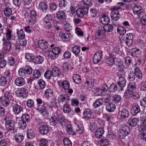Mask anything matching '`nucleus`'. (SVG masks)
Instances as JSON below:
<instances>
[{
  "label": "nucleus",
  "instance_id": "1",
  "mask_svg": "<svg viewBox=\"0 0 146 146\" xmlns=\"http://www.w3.org/2000/svg\"><path fill=\"white\" fill-rule=\"evenodd\" d=\"M13 98L12 94L9 91H6L0 97L2 104L5 107L8 106Z\"/></svg>",
  "mask_w": 146,
  "mask_h": 146
},
{
  "label": "nucleus",
  "instance_id": "2",
  "mask_svg": "<svg viewBox=\"0 0 146 146\" xmlns=\"http://www.w3.org/2000/svg\"><path fill=\"white\" fill-rule=\"evenodd\" d=\"M120 7L116 6L113 7L111 9L112 11L110 13L111 17L112 20L115 21L118 20L120 17V15L118 10L121 9Z\"/></svg>",
  "mask_w": 146,
  "mask_h": 146
},
{
  "label": "nucleus",
  "instance_id": "3",
  "mask_svg": "<svg viewBox=\"0 0 146 146\" xmlns=\"http://www.w3.org/2000/svg\"><path fill=\"white\" fill-rule=\"evenodd\" d=\"M130 132L129 127L126 125H124L120 129L119 135L121 139H124L126 136Z\"/></svg>",
  "mask_w": 146,
  "mask_h": 146
},
{
  "label": "nucleus",
  "instance_id": "4",
  "mask_svg": "<svg viewBox=\"0 0 146 146\" xmlns=\"http://www.w3.org/2000/svg\"><path fill=\"white\" fill-rule=\"evenodd\" d=\"M4 120L6 121L5 126L6 129L9 131L15 129V123L13 120H9L8 117H5Z\"/></svg>",
  "mask_w": 146,
  "mask_h": 146
},
{
  "label": "nucleus",
  "instance_id": "5",
  "mask_svg": "<svg viewBox=\"0 0 146 146\" xmlns=\"http://www.w3.org/2000/svg\"><path fill=\"white\" fill-rule=\"evenodd\" d=\"M88 8L83 7L78 8L76 11V15L79 18H82L85 14L87 15Z\"/></svg>",
  "mask_w": 146,
  "mask_h": 146
},
{
  "label": "nucleus",
  "instance_id": "6",
  "mask_svg": "<svg viewBox=\"0 0 146 146\" xmlns=\"http://www.w3.org/2000/svg\"><path fill=\"white\" fill-rule=\"evenodd\" d=\"M32 69L30 67L28 66L25 68H21L19 70V75L20 76H25L27 74H30L32 72Z\"/></svg>",
  "mask_w": 146,
  "mask_h": 146
},
{
  "label": "nucleus",
  "instance_id": "7",
  "mask_svg": "<svg viewBox=\"0 0 146 146\" xmlns=\"http://www.w3.org/2000/svg\"><path fill=\"white\" fill-rule=\"evenodd\" d=\"M15 93L17 96L19 97H22L24 98L27 97L28 95L27 90L23 88L17 90Z\"/></svg>",
  "mask_w": 146,
  "mask_h": 146
},
{
  "label": "nucleus",
  "instance_id": "8",
  "mask_svg": "<svg viewBox=\"0 0 146 146\" xmlns=\"http://www.w3.org/2000/svg\"><path fill=\"white\" fill-rule=\"evenodd\" d=\"M56 23H53L52 22L51 23H46L44 25V29L46 31L50 33L51 32L53 27H54L58 30L59 29V27H56Z\"/></svg>",
  "mask_w": 146,
  "mask_h": 146
},
{
  "label": "nucleus",
  "instance_id": "9",
  "mask_svg": "<svg viewBox=\"0 0 146 146\" xmlns=\"http://www.w3.org/2000/svg\"><path fill=\"white\" fill-rule=\"evenodd\" d=\"M133 13L135 15L140 16L143 13L144 10L141 7L138 5L134 6L133 9Z\"/></svg>",
  "mask_w": 146,
  "mask_h": 146
},
{
  "label": "nucleus",
  "instance_id": "10",
  "mask_svg": "<svg viewBox=\"0 0 146 146\" xmlns=\"http://www.w3.org/2000/svg\"><path fill=\"white\" fill-rule=\"evenodd\" d=\"M49 128L46 125H42L39 127V132L42 135L47 134L49 132Z\"/></svg>",
  "mask_w": 146,
  "mask_h": 146
},
{
  "label": "nucleus",
  "instance_id": "11",
  "mask_svg": "<svg viewBox=\"0 0 146 146\" xmlns=\"http://www.w3.org/2000/svg\"><path fill=\"white\" fill-rule=\"evenodd\" d=\"M102 54L100 51L96 52L95 54L93 59V62L95 64H97L101 61L102 57Z\"/></svg>",
  "mask_w": 146,
  "mask_h": 146
},
{
  "label": "nucleus",
  "instance_id": "12",
  "mask_svg": "<svg viewBox=\"0 0 146 146\" xmlns=\"http://www.w3.org/2000/svg\"><path fill=\"white\" fill-rule=\"evenodd\" d=\"M126 40L125 43L128 46H131L133 43V36L132 34L129 33L126 35Z\"/></svg>",
  "mask_w": 146,
  "mask_h": 146
},
{
  "label": "nucleus",
  "instance_id": "13",
  "mask_svg": "<svg viewBox=\"0 0 146 146\" xmlns=\"http://www.w3.org/2000/svg\"><path fill=\"white\" fill-rule=\"evenodd\" d=\"M69 97L67 94H62L60 95L58 98L59 102H65L68 103L69 101Z\"/></svg>",
  "mask_w": 146,
  "mask_h": 146
},
{
  "label": "nucleus",
  "instance_id": "14",
  "mask_svg": "<svg viewBox=\"0 0 146 146\" xmlns=\"http://www.w3.org/2000/svg\"><path fill=\"white\" fill-rule=\"evenodd\" d=\"M59 121V117L57 114L53 115L51 117L50 124L51 125L55 126L57 125Z\"/></svg>",
  "mask_w": 146,
  "mask_h": 146
},
{
  "label": "nucleus",
  "instance_id": "15",
  "mask_svg": "<svg viewBox=\"0 0 146 146\" xmlns=\"http://www.w3.org/2000/svg\"><path fill=\"white\" fill-rule=\"evenodd\" d=\"M36 12L35 11H31L30 12V17L28 19L29 22L33 24H35L36 21Z\"/></svg>",
  "mask_w": 146,
  "mask_h": 146
},
{
  "label": "nucleus",
  "instance_id": "16",
  "mask_svg": "<svg viewBox=\"0 0 146 146\" xmlns=\"http://www.w3.org/2000/svg\"><path fill=\"white\" fill-rule=\"evenodd\" d=\"M14 82L16 86H21L25 84V79L22 78L18 77L16 79Z\"/></svg>",
  "mask_w": 146,
  "mask_h": 146
},
{
  "label": "nucleus",
  "instance_id": "17",
  "mask_svg": "<svg viewBox=\"0 0 146 146\" xmlns=\"http://www.w3.org/2000/svg\"><path fill=\"white\" fill-rule=\"evenodd\" d=\"M104 133V130L102 128H100L97 129L95 132V136L98 139L102 138Z\"/></svg>",
  "mask_w": 146,
  "mask_h": 146
},
{
  "label": "nucleus",
  "instance_id": "18",
  "mask_svg": "<svg viewBox=\"0 0 146 146\" xmlns=\"http://www.w3.org/2000/svg\"><path fill=\"white\" fill-rule=\"evenodd\" d=\"M13 112L16 115L19 114L21 111H23L22 107L17 104H15L13 106Z\"/></svg>",
  "mask_w": 146,
  "mask_h": 146
},
{
  "label": "nucleus",
  "instance_id": "19",
  "mask_svg": "<svg viewBox=\"0 0 146 146\" xmlns=\"http://www.w3.org/2000/svg\"><path fill=\"white\" fill-rule=\"evenodd\" d=\"M37 44L39 47L42 49L46 48L48 47V46H49V45H48L47 42L44 40H39Z\"/></svg>",
  "mask_w": 146,
  "mask_h": 146
},
{
  "label": "nucleus",
  "instance_id": "20",
  "mask_svg": "<svg viewBox=\"0 0 146 146\" xmlns=\"http://www.w3.org/2000/svg\"><path fill=\"white\" fill-rule=\"evenodd\" d=\"M119 80L118 81L117 84L120 88V90L122 91L123 88L125 86L126 83V80L124 78H121L119 79Z\"/></svg>",
  "mask_w": 146,
  "mask_h": 146
},
{
  "label": "nucleus",
  "instance_id": "21",
  "mask_svg": "<svg viewBox=\"0 0 146 146\" xmlns=\"http://www.w3.org/2000/svg\"><path fill=\"white\" fill-rule=\"evenodd\" d=\"M3 44L4 46L3 47V50L5 52H9L11 49V44L8 41H3Z\"/></svg>",
  "mask_w": 146,
  "mask_h": 146
},
{
  "label": "nucleus",
  "instance_id": "22",
  "mask_svg": "<svg viewBox=\"0 0 146 146\" xmlns=\"http://www.w3.org/2000/svg\"><path fill=\"white\" fill-rule=\"evenodd\" d=\"M139 122V120L135 118H131L128 121V123L131 127H135L137 125Z\"/></svg>",
  "mask_w": 146,
  "mask_h": 146
},
{
  "label": "nucleus",
  "instance_id": "23",
  "mask_svg": "<svg viewBox=\"0 0 146 146\" xmlns=\"http://www.w3.org/2000/svg\"><path fill=\"white\" fill-rule=\"evenodd\" d=\"M12 31L9 29L7 30V32L6 33V37H4L2 39L3 41L9 42V40L11 39L12 37Z\"/></svg>",
  "mask_w": 146,
  "mask_h": 146
},
{
  "label": "nucleus",
  "instance_id": "24",
  "mask_svg": "<svg viewBox=\"0 0 146 146\" xmlns=\"http://www.w3.org/2000/svg\"><path fill=\"white\" fill-rule=\"evenodd\" d=\"M56 17L59 20L64 19L66 17L65 13L64 11H59L56 13Z\"/></svg>",
  "mask_w": 146,
  "mask_h": 146
},
{
  "label": "nucleus",
  "instance_id": "25",
  "mask_svg": "<svg viewBox=\"0 0 146 146\" xmlns=\"http://www.w3.org/2000/svg\"><path fill=\"white\" fill-rule=\"evenodd\" d=\"M120 117L122 119L128 117L129 114V111L126 109L122 110L120 111Z\"/></svg>",
  "mask_w": 146,
  "mask_h": 146
},
{
  "label": "nucleus",
  "instance_id": "26",
  "mask_svg": "<svg viewBox=\"0 0 146 146\" xmlns=\"http://www.w3.org/2000/svg\"><path fill=\"white\" fill-rule=\"evenodd\" d=\"M115 107L114 104L112 103H109L106 106V109L107 111L110 112L113 111L115 110Z\"/></svg>",
  "mask_w": 146,
  "mask_h": 146
},
{
  "label": "nucleus",
  "instance_id": "27",
  "mask_svg": "<svg viewBox=\"0 0 146 146\" xmlns=\"http://www.w3.org/2000/svg\"><path fill=\"white\" fill-rule=\"evenodd\" d=\"M52 76L53 77L59 76L61 74L60 72V70L58 68L54 67L52 68Z\"/></svg>",
  "mask_w": 146,
  "mask_h": 146
},
{
  "label": "nucleus",
  "instance_id": "28",
  "mask_svg": "<svg viewBox=\"0 0 146 146\" xmlns=\"http://www.w3.org/2000/svg\"><path fill=\"white\" fill-rule=\"evenodd\" d=\"M34 55L32 54L27 53L25 54V58L30 62H34L35 59Z\"/></svg>",
  "mask_w": 146,
  "mask_h": 146
},
{
  "label": "nucleus",
  "instance_id": "29",
  "mask_svg": "<svg viewBox=\"0 0 146 146\" xmlns=\"http://www.w3.org/2000/svg\"><path fill=\"white\" fill-rule=\"evenodd\" d=\"M17 34L19 38L20 39L23 40L25 38V34L23 29H21L19 31L17 30Z\"/></svg>",
  "mask_w": 146,
  "mask_h": 146
},
{
  "label": "nucleus",
  "instance_id": "30",
  "mask_svg": "<svg viewBox=\"0 0 146 146\" xmlns=\"http://www.w3.org/2000/svg\"><path fill=\"white\" fill-rule=\"evenodd\" d=\"M103 103V99L101 98L98 99L94 103L93 106L96 108L102 105Z\"/></svg>",
  "mask_w": 146,
  "mask_h": 146
},
{
  "label": "nucleus",
  "instance_id": "31",
  "mask_svg": "<svg viewBox=\"0 0 146 146\" xmlns=\"http://www.w3.org/2000/svg\"><path fill=\"white\" fill-rule=\"evenodd\" d=\"M39 8L42 11H46L48 9V5L44 2H40L39 4Z\"/></svg>",
  "mask_w": 146,
  "mask_h": 146
},
{
  "label": "nucleus",
  "instance_id": "32",
  "mask_svg": "<svg viewBox=\"0 0 146 146\" xmlns=\"http://www.w3.org/2000/svg\"><path fill=\"white\" fill-rule=\"evenodd\" d=\"M92 112L91 111L88 109H85L83 112V114L85 118H90L92 115Z\"/></svg>",
  "mask_w": 146,
  "mask_h": 146
},
{
  "label": "nucleus",
  "instance_id": "33",
  "mask_svg": "<svg viewBox=\"0 0 146 146\" xmlns=\"http://www.w3.org/2000/svg\"><path fill=\"white\" fill-rule=\"evenodd\" d=\"M105 32L106 31L104 30V27L99 26L98 27V29L96 31V34L98 36H100L101 35L104 34Z\"/></svg>",
  "mask_w": 146,
  "mask_h": 146
},
{
  "label": "nucleus",
  "instance_id": "34",
  "mask_svg": "<svg viewBox=\"0 0 146 146\" xmlns=\"http://www.w3.org/2000/svg\"><path fill=\"white\" fill-rule=\"evenodd\" d=\"M133 109V111L134 112V113L133 114V115L135 116L140 112L141 110L140 107L137 104L134 106Z\"/></svg>",
  "mask_w": 146,
  "mask_h": 146
},
{
  "label": "nucleus",
  "instance_id": "35",
  "mask_svg": "<svg viewBox=\"0 0 146 146\" xmlns=\"http://www.w3.org/2000/svg\"><path fill=\"white\" fill-rule=\"evenodd\" d=\"M100 21L104 25L108 24L110 22V20L108 17L106 16H104L102 17Z\"/></svg>",
  "mask_w": 146,
  "mask_h": 146
},
{
  "label": "nucleus",
  "instance_id": "36",
  "mask_svg": "<svg viewBox=\"0 0 146 146\" xmlns=\"http://www.w3.org/2000/svg\"><path fill=\"white\" fill-rule=\"evenodd\" d=\"M134 74L135 76L139 79H141L143 77V74L139 69L136 68L135 69Z\"/></svg>",
  "mask_w": 146,
  "mask_h": 146
},
{
  "label": "nucleus",
  "instance_id": "37",
  "mask_svg": "<svg viewBox=\"0 0 146 146\" xmlns=\"http://www.w3.org/2000/svg\"><path fill=\"white\" fill-rule=\"evenodd\" d=\"M45 94L46 97L48 99H51L53 95V92L52 90L50 89H47L45 92Z\"/></svg>",
  "mask_w": 146,
  "mask_h": 146
},
{
  "label": "nucleus",
  "instance_id": "38",
  "mask_svg": "<svg viewBox=\"0 0 146 146\" xmlns=\"http://www.w3.org/2000/svg\"><path fill=\"white\" fill-rule=\"evenodd\" d=\"M66 131L70 135H75V133L71 125H68L66 127Z\"/></svg>",
  "mask_w": 146,
  "mask_h": 146
},
{
  "label": "nucleus",
  "instance_id": "39",
  "mask_svg": "<svg viewBox=\"0 0 146 146\" xmlns=\"http://www.w3.org/2000/svg\"><path fill=\"white\" fill-rule=\"evenodd\" d=\"M73 80L75 82L78 84H79L81 82L82 80L80 76L77 74L74 75L73 77Z\"/></svg>",
  "mask_w": 146,
  "mask_h": 146
},
{
  "label": "nucleus",
  "instance_id": "40",
  "mask_svg": "<svg viewBox=\"0 0 146 146\" xmlns=\"http://www.w3.org/2000/svg\"><path fill=\"white\" fill-rule=\"evenodd\" d=\"M44 21L45 23H51L52 22L53 23H56V22L52 20V17L50 15H47L44 18Z\"/></svg>",
  "mask_w": 146,
  "mask_h": 146
},
{
  "label": "nucleus",
  "instance_id": "41",
  "mask_svg": "<svg viewBox=\"0 0 146 146\" xmlns=\"http://www.w3.org/2000/svg\"><path fill=\"white\" fill-rule=\"evenodd\" d=\"M133 92L131 90H128L126 91L124 93V96L126 98H129L133 96Z\"/></svg>",
  "mask_w": 146,
  "mask_h": 146
},
{
  "label": "nucleus",
  "instance_id": "42",
  "mask_svg": "<svg viewBox=\"0 0 146 146\" xmlns=\"http://www.w3.org/2000/svg\"><path fill=\"white\" fill-rule=\"evenodd\" d=\"M117 31L120 35H124L126 32V29L122 26L118 27L117 29Z\"/></svg>",
  "mask_w": 146,
  "mask_h": 146
},
{
  "label": "nucleus",
  "instance_id": "43",
  "mask_svg": "<svg viewBox=\"0 0 146 146\" xmlns=\"http://www.w3.org/2000/svg\"><path fill=\"white\" fill-rule=\"evenodd\" d=\"M63 110L64 112L68 113L71 111V108L69 105L66 104L63 106Z\"/></svg>",
  "mask_w": 146,
  "mask_h": 146
},
{
  "label": "nucleus",
  "instance_id": "44",
  "mask_svg": "<svg viewBox=\"0 0 146 146\" xmlns=\"http://www.w3.org/2000/svg\"><path fill=\"white\" fill-rule=\"evenodd\" d=\"M4 14L7 17L11 15L12 13V9L9 7H6L4 10Z\"/></svg>",
  "mask_w": 146,
  "mask_h": 146
},
{
  "label": "nucleus",
  "instance_id": "45",
  "mask_svg": "<svg viewBox=\"0 0 146 146\" xmlns=\"http://www.w3.org/2000/svg\"><path fill=\"white\" fill-rule=\"evenodd\" d=\"M24 138L23 135L21 134H17L15 135V141L18 142H21L23 141Z\"/></svg>",
  "mask_w": 146,
  "mask_h": 146
},
{
  "label": "nucleus",
  "instance_id": "46",
  "mask_svg": "<svg viewBox=\"0 0 146 146\" xmlns=\"http://www.w3.org/2000/svg\"><path fill=\"white\" fill-rule=\"evenodd\" d=\"M118 90L117 86L114 83L112 84L109 88V91L112 92H115Z\"/></svg>",
  "mask_w": 146,
  "mask_h": 146
},
{
  "label": "nucleus",
  "instance_id": "47",
  "mask_svg": "<svg viewBox=\"0 0 146 146\" xmlns=\"http://www.w3.org/2000/svg\"><path fill=\"white\" fill-rule=\"evenodd\" d=\"M27 138L31 139L35 137V134L33 131L31 129L28 130L27 132Z\"/></svg>",
  "mask_w": 146,
  "mask_h": 146
},
{
  "label": "nucleus",
  "instance_id": "48",
  "mask_svg": "<svg viewBox=\"0 0 146 146\" xmlns=\"http://www.w3.org/2000/svg\"><path fill=\"white\" fill-rule=\"evenodd\" d=\"M21 119L26 122H28L30 119V116L29 114L25 113L23 114L21 117Z\"/></svg>",
  "mask_w": 146,
  "mask_h": 146
},
{
  "label": "nucleus",
  "instance_id": "49",
  "mask_svg": "<svg viewBox=\"0 0 146 146\" xmlns=\"http://www.w3.org/2000/svg\"><path fill=\"white\" fill-rule=\"evenodd\" d=\"M7 80L5 77H1L0 78V86H5L7 84Z\"/></svg>",
  "mask_w": 146,
  "mask_h": 146
},
{
  "label": "nucleus",
  "instance_id": "50",
  "mask_svg": "<svg viewBox=\"0 0 146 146\" xmlns=\"http://www.w3.org/2000/svg\"><path fill=\"white\" fill-rule=\"evenodd\" d=\"M26 121L21 120L19 122V128L22 129H24L27 127V123Z\"/></svg>",
  "mask_w": 146,
  "mask_h": 146
},
{
  "label": "nucleus",
  "instance_id": "51",
  "mask_svg": "<svg viewBox=\"0 0 146 146\" xmlns=\"http://www.w3.org/2000/svg\"><path fill=\"white\" fill-rule=\"evenodd\" d=\"M106 62L108 65L112 66L115 63V59L113 57L108 58L107 59Z\"/></svg>",
  "mask_w": 146,
  "mask_h": 146
},
{
  "label": "nucleus",
  "instance_id": "52",
  "mask_svg": "<svg viewBox=\"0 0 146 146\" xmlns=\"http://www.w3.org/2000/svg\"><path fill=\"white\" fill-rule=\"evenodd\" d=\"M104 30L106 31L111 32L113 29V27L111 25L107 24L104 26Z\"/></svg>",
  "mask_w": 146,
  "mask_h": 146
},
{
  "label": "nucleus",
  "instance_id": "53",
  "mask_svg": "<svg viewBox=\"0 0 146 146\" xmlns=\"http://www.w3.org/2000/svg\"><path fill=\"white\" fill-rule=\"evenodd\" d=\"M136 88V84L134 82H131L129 83L128 86V88L129 90H133Z\"/></svg>",
  "mask_w": 146,
  "mask_h": 146
},
{
  "label": "nucleus",
  "instance_id": "54",
  "mask_svg": "<svg viewBox=\"0 0 146 146\" xmlns=\"http://www.w3.org/2000/svg\"><path fill=\"white\" fill-rule=\"evenodd\" d=\"M63 143L65 146H72V143L68 138H64L63 139Z\"/></svg>",
  "mask_w": 146,
  "mask_h": 146
},
{
  "label": "nucleus",
  "instance_id": "55",
  "mask_svg": "<svg viewBox=\"0 0 146 146\" xmlns=\"http://www.w3.org/2000/svg\"><path fill=\"white\" fill-rule=\"evenodd\" d=\"M72 50L73 53L76 55L78 54L80 52V48L77 46L73 47Z\"/></svg>",
  "mask_w": 146,
  "mask_h": 146
},
{
  "label": "nucleus",
  "instance_id": "56",
  "mask_svg": "<svg viewBox=\"0 0 146 146\" xmlns=\"http://www.w3.org/2000/svg\"><path fill=\"white\" fill-rule=\"evenodd\" d=\"M62 86L64 90L68 89L70 87L69 82L67 80H64L62 82Z\"/></svg>",
  "mask_w": 146,
  "mask_h": 146
},
{
  "label": "nucleus",
  "instance_id": "57",
  "mask_svg": "<svg viewBox=\"0 0 146 146\" xmlns=\"http://www.w3.org/2000/svg\"><path fill=\"white\" fill-rule=\"evenodd\" d=\"M38 87L41 89L43 88L45 86V82L42 79L38 81Z\"/></svg>",
  "mask_w": 146,
  "mask_h": 146
},
{
  "label": "nucleus",
  "instance_id": "58",
  "mask_svg": "<svg viewBox=\"0 0 146 146\" xmlns=\"http://www.w3.org/2000/svg\"><path fill=\"white\" fill-rule=\"evenodd\" d=\"M84 131L83 128L81 124L78 125V127L76 129V132L79 134L82 133Z\"/></svg>",
  "mask_w": 146,
  "mask_h": 146
},
{
  "label": "nucleus",
  "instance_id": "59",
  "mask_svg": "<svg viewBox=\"0 0 146 146\" xmlns=\"http://www.w3.org/2000/svg\"><path fill=\"white\" fill-rule=\"evenodd\" d=\"M51 51L55 54L58 56L61 51V49L59 47H55L52 49Z\"/></svg>",
  "mask_w": 146,
  "mask_h": 146
},
{
  "label": "nucleus",
  "instance_id": "60",
  "mask_svg": "<svg viewBox=\"0 0 146 146\" xmlns=\"http://www.w3.org/2000/svg\"><path fill=\"white\" fill-rule=\"evenodd\" d=\"M135 76L134 73L133 72H130L129 74L128 78L129 81H133L135 78Z\"/></svg>",
  "mask_w": 146,
  "mask_h": 146
},
{
  "label": "nucleus",
  "instance_id": "61",
  "mask_svg": "<svg viewBox=\"0 0 146 146\" xmlns=\"http://www.w3.org/2000/svg\"><path fill=\"white\" fill-rule=\"evenodd\" d=\"M76 10L75 5L73 3L71 4V5L70 8V13L73 15L75 14V12L76 13Z\"/></svg>",
  "mask_w": 146,
  "mask_h": 146
},
{
  "label": "nucleus",
  "instance_id": "62",
  "mask_svg": "<svg viewBox=\"0 0 146 146\" xmlns=\"http://www.w3.org/2000/svg\"><path fill=\"white\" fill-rule=\"evenodd\" d=\"M52 76V73L50 70H47L44 74V76L46 79H50Z\"/></svg>",
  "mask_w": 146,
  "mask_h": 146
},
{
  "label": "nucleus",
  "instance_id": "63",
  "mask_svg": "<svg viewBox=\"0 0 146 146\" xmlns=\"http://www.w3.org/2000/svg\"><path fill=\"white\" fill-rule=\"evenodd\" d=\"M95 93L97 95L100 96L102 95L103 92L102 90V89L99 87H96L94 89Z\"/></svg>",
  "mask_w": 146,
  "mask_h": 146
},
{
  "label": "nucleus",
  "instance_id": "64",
  "mask_svg": "<svg viewBox=\"0 0 146 146\" xmlns=\"http://www.w3.org/2000/svg\"><path fill=\"white\" fill-rule=\"evenodd\" d=\"M48 142L44 139H41L40 141V146H48Z\"/></svg>",
  "mask_w": 146,
  "mask_h": 146
}]
</instances>
